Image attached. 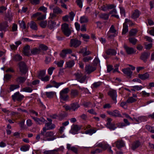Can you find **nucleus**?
Here are the masks:
<instances>
[{"label":"nucleus","mask_w":154,"mask_h":154,"mask_svg":"<svg viewBox=\"0 0 154 154\" xmlns=\"http://www.w3.org/2000/svg\"><path fill=\"white\" fill-rule=\"evenodd\" d=\"M69 88H66L63 89L60 92V98L61 102L67 101L69 99V97L67 94L69 91Z\"/></svg>","instance_id":"nucleus-1"},{"label":"nucleus","mask_w":154,"mask_h":154,"mask_svg":"<svg viewBox=\"0 0 154 154\" xmlns=\"http://www.w3.org/2000/svg\"><path fill=\"white\" fill-rule=\"evenodd\" d=\"M41 138V140L45 141H50L53 140L56 138V137L54 135V133L52 131H48L45 134L44 136Z\"/></svg>","instance_id":"nucleus-2"},{"label":"nucleus","mask_w":154,"mask_h":154,"mask_svg":"<svg viewBox=\"0 0 154 154\" xmlns=\"http://www.w3.org/2000/svg\"><path fill=\"white\" fill-rule=\"evenodd\" d=\"M61 29L65 35L69 36L71 33V31L67 24L64 23L62 25Z\"/></svg>","instance_id":"nucleus-3"},{"label":"nucleus","mask_w":154,"mask_h":154,"mask_svg":"<svg viewBox=\"0 0 154 154\" xmlns=\"http://www.w3.org/2000/svg\"><path fill=\"white\" fill-rule=\"evenodd\" d=\"M18 65L19 66L20 71L22 73L25 74L27 72V68L25 63L23 61L19 62Z\"/></svg>","instance_id":"nucleus-4"},{"label":"nucleus","mask_w":154,"mask_h":154,"mask_svg":"<svg viewBox=\"0 0 154 154\" xmlns=\"http://www.w3.org/2000/svg\"><path fill=\"white\" fill-rule=\"evenodd\" d=\"M9 27L7 22L0 23V31L5 32L9 30Z\"/></svg>","instance_id":"nucleus-5"},{"label":"nucleus","mask_w":154,"mask_h":154,"mask_svg":"<svg viewBox=\"0 0 154 154\" xmlns=\"http://www.w3.org/2000/svg\"><path fill=\"white\" fill-rule=\"evenodd\" d=\"M12 97L14 101L16 100L20 102L24 98V96L21 94L19 92H18L14 93L12 96Z\"/></svg>","instance_id":"nucleus-6"},{"label":"nucleus","mask_w":154,"mask_h":154,"mask_svg":"<svg viewBox=\"0 0 154 154\" xmlns=\"http://www.w3.org/2000/svg\"><path fill=\"white\" fill-rule=\"evenodd\" d=\"M75 15V14L72 12L71 11L69 13L68 15H67L62 17V19L64 22L69 21V18L71 21L73 20V18Z\"/></svg>","instance_id":"nucleus-7"},{"label":"nucleus","mask_w":154,"mask_h":154,"mask_svg":"<svg viewBox=\"0 0 154 154\" xmlns=\"http://www.w3.org/2000/svg\"><path fill=\"white\" fill-rule=\"evenodd\" d=\"M107 122L106 123V127L109 128L110 130H114L116 127L115 126L114 123H111V122L112 119L111 118H108L107 120Z\"/></svg>","instance_id":"nucleus-8"},{"label":"nucleus","mask_w":154,"mask_h":154,"mask_svg":"<svg viewBox=\"0 0 154 154\" xmlns=\"http://www.w3.org/2000/svg\"><path fill=\"white\" fill-rule=\"evenodd\" d=\"M108 94L112 98V100L116 103L117 102L116 97H117L116 91L114 90H112L109 91Z\"/></svg>","instance_id":"nucleus-9"},{"label":"nucleus","mask_w":154,"mask_h":154,"mask_svg":"<svg viewBox=\"0 0 154 154\" xmlns=\"http://www.w3.org/2000/svg\"><path fill=\"white\" fill-rule=\"evenodd\" d=\"M32 118L37 124L42 125L47 122L46 120L43 118H38L34 117H32Z\"/></svg>","instance_id":"nucleus-10"},{"label":"nucleus","mask_w":154,"mask_h":154,"mask_svg":"<svg viewBox=\"0 0 154 154\" xmlns=\"http://www.w3.org/2000/svg\"><path fill=\"white\" fill-rule=\"evenodd\" d=\"M30 47L28 45L25 46L23 48V53L26 56H30Z\"/></svg>","instance_id":"nucleus-11"},{"label":"nucleus","mask_w":154,"mask_h":154,"mask_svg":"<svg viewBox=\"0 0 154 154\" xmlns=\"http://www.w3.org/2000/svg\"><path fill=\"white\" fill-rule=\"evenodd\" d=\"M107 113L109 115L113 116L120 117H122L120 112L118 110H116L113 112L109 111L107 112Z\"/></svg>","instance_id":"nucleus-12"},{"label":"nucleus","mask_w":154,"mask_h":154,"mask_svg":"<svg viewBox=\"0 0 154 154\" xmlns=\"http://www.w3.org/2000/svg\"><path fill=\"white\" fill-rule=\"evenodd\" d=\"M85 70L87 73L90 74L96 69V68L90 65L85 66Z\"/></svg>","instance_id":"nucleus-13"},{"label":"nucleus","mask_w":154,"mask_h":154,"mask_svg":"<svg viewBox=\"0 0 154 154\" xmlns=\"http://www.w3.org/2000/svg\"><path fill=\"white\" fill-rule=\"evenodd\" d=\"M30 56L32 55H35L39 54L41 52V50L40 48L35 47L31 49L30 50Z\"/></svg>","instance_id":"nucleus-14"},{"label":"nucleus","mask_w":154,"mask_h":154,"mask_svg":"<svg viewBox=\"0 0 154 154\" xmlns=\"http://www.w3.org/2000/svg\"><path fill=\"white\" fill-rule=\"evenodd\" d=\"M26 80V78L24 77L20 76H18L16 79L15 81L18 84H23V83Z\"/></svg>","instance_id":"nucleus-15"},{"label":"nucleus","mask_w":154,"mask_h":154,"mask_svg":"<svg viewBox=\"0 0 154 154\" xmlns=\"http://www.w3.org/2000/svg\"><path fill=\"white\" fill-rule=\"evenodd\" d=\"M150 53L149 52H145L142 54L140 56V59L144 62H146L147 59L149 57Z\"/></svg>","instance_id":"nucleus-16"},{"label":"nucleus","mask_w":154,"mask_h":154,"mask_svg":"<svg viewBox=\"0 0 154 154\" xmlns=\"http://www.w3.org/2000/svg\"><path fill=\"white\" fill-rule=\"evenodd\" d=\"M124 47L128 54H131L135 52L133 48L129 47L125 45H124Z\"/></svg>","instance_id":"nucleus-17"},{"label":"nucleus","mask_w":154,"mask_h":154,"mask_svg":"<svg viewBox=\"0 0 154 154\" xmlns=\"http://www.w3.org/2000/svg\"><path fill=\"white\" fill-rule=\"evenodd\" d=\"M41 13L40 12H37L33 15V17H38L37 20H42L45 18L46 15L45 14L41 15Z\"/></svg>","instance_id":"nucleus-18"},{"label":"nucleus","mask_w":154,"mask_h":154,"mask_svg":"<svg viewBox=\"0 0 154 154\" xmlns=\"http://www.w3.org/2000/svg\"><path fill=\"white\" fill-rule=\"evenodd\" d=\"M115 143L116 147L119 149L124 147L125 145L124 142L122 140H118L115 142Z\"/></svg>","instance_id":"nucleus-19"},{"label":"nucleus","mask_w":154,"mask_h":154,"mask_svg":"<svg viewBox=\"0 0 154 154\" xmlns=\"http://www.w3.org/2000/svg\"><path fill=\"white\" fill-rule=\"evenodd\" d=\"M140 145V142L138 141H136L134 142L132 144L131 148L133 150L138 147Z\"/></svg>","instance_id":"nucleus-20"},{"label":"nucleus","mask_w":154,"mask_h":154,"mask_svg":"<svg viewBox=\"0 0 154 154\" xmlns=\"http://www.w3.org/2000/svg\"><path fill=\"white\" fill-rule=\"evenodd\" d=\"M122 71L125 74L129 77H131V76L132 73V72L129 68L123 69H122Z\"/></svg>","instance_id":"nucleus-21"},{"label":"nucleus","mask_w":154,"mask_h":154,"mask_svg":"<svg viewBox=\"0 0 154 154\" xmlns=\"http://www.w3.org/2000/svg\"><path fill=\"white\" fill-rule=\"evenodd\" d=\"M28 26H29L30 28L35 30L37 29V24L35 22L33 21H31L30 23H28L27 24Z\"/></svg>","instance_id":"nucleus-22"},{"label":"nucleus","mask_w":154,"mask_h":154,"mask_svg":"<svg viewBox=\"0 0 154 154\" xmlns=\"http://www.w3.org/2000/svg\"><path fill=\"white\" fill-rule=\"evenodd\" d=\"M139 78L142 80H145L148 79L149 76V75L148 73L146 72L143 74H139L138 75Z\"/></svg>","instance_id":"nucleus-23"},{"label":"nucleus","mask_w":154,"mask_h":154,"mask_svg":"<svg viewBox=\"0 0 154 154\" xmlns=\"http://www.w3.org/2000/svg\"><path fill=\"white\" fill-rule=\"evenodd\" d=\"M70 47L77 48V39L76 38L71 39L70 41Z\"/></svg>","instance_id":"nucleus-24"},{"label":"nucleus","mask_w":154,"mask_h":154,"mask_svg":"<svg viewBox=\"0 0 154 154\" xmlns=\"http://www.w3.org/2000/svg\"><path fill=\"white\" fill-rule=\"evenodd\" d=\"M66 148L68 150H70L76 154L77 153V148L75 146H72L71 144H67Z\"/></svg>","instance_id":"nucleus-25"},{"label":"nucleus","mask_w":154,"mask_h":154,"mask_svg":"<svg viewBox=\"0 0 154 154\" xmlns=\"http://www.w3.org/2000/svg\"><path fill=\"white\" fill-rule=\"evenodd\" d=\"M56 24V23L55 21L50 20L48 21V26L50 29H51L54 28Z\"/></svg>","instance_id":"nucleus-26"},{"label":"nucleus","mask_w":154,"mask_h":154,"mask_svg":"<svg viewBox=\"0 0 154 154\" xmlns=\"http://www.w3.org/2000/svg\"><path fill=\"white\" fill-rule=\"evenodd\" d=\"M70 132L72 134H75L77 133V125L73 124L71 126Z\"/></svg>","instance_id":"nucleus-27"},{"label":"nucleus","mask_w":154,"mask_h":154,"mask_svg":"<svg viewBox=\"0 0 154 154\" xmlns=\"http://www.w3.org/2000/svg\"><path fill=\"white\" fill-rule=\"evenodd\" d=\"M50 82L51 84L52 85L53 87H55L57 88H58L60 85L64 84V83L63 82H57L54 80L51 81H50Z\"/></svg>","instance_id":"nucleus-28"},{"label":"nucleus","mask_w":154,"mask_h":154,"mask_svg":"<svg viewBox=\"0 0 154 154\" xmlns=\"http://www.w3.org/2000/svg\"><path fill=\"white\" fill-rule=\"evenodd\" d=\"M140 14V12L138 10H136L133 13L131 18L133 19H136L138 17Z\"/></svg>","instance_id":"nucleus-29"},{"label":"nucleus","mask_w":154,"mask_h":154,"mask_svg":"<svg viewBox=\"0 0 154 154\" xmlns=\"http://www.w3.org/2000/svg\"><path fill=\"white\" fill-rule=\"evenodd\" d=\"M56 93L54 91L46 92H45L46 96L49 98H53L54 96L56 94Z\"/></svg>","instance_id":"nucleus-30"},{"label":"nucleus","mask_w":154,"mask_h":154,"mask_svg":"<svg viewBox=\"0 0 154 154\" xmlns=\"http://www.w3.org/2000/svg\"><path fill=\"white\" fill-rule=\"evenodd\" d=\"M106 53L108 55H114L116 54V52L114 50L110 49L106 51Z\"/></svg>","instance_id":"nucleus-31"},{"label":"nucleus","mask_w":154,"mask_h":154,"mask_svg":"<svg viewBox=\"0 0 154 154\" xmlns=\"http://www.w3.org/2000/svg\"><path fill=\"white\" fill-rule=\"evenodd\" d=\"M128 24L124 23L123 24V28L122 32V35L125 34L127 32H128Z\"/></svg>","instance_id":"nucleus-32"},{"label":"nucleus","mask_w":154,"mask_h":154,"mask_svg":"<svg viewBox=\"0 0 154 154\" xmlns=\"http://www.w3.org/2000/svg\"><path fill=\"white\" fill-rule=\"evenodd\" d=\"M53 12L56 14H60L63 11L59 8L56 7L53 9Z\"/></svg>","instance_id":"nucleus-33"},{"label":"nucleus","mask_w":154,"mask_h":154,"mask_svg":"<svg viewBox=\"0 0 154 154\" xmlns=\"http://www.w3.org/2000/svg\"><path fill=\"white\" fill-rule=\"evenodd\" d=\"M89 20L87 17L83 16L81 17L80 21L81 23H86Z\"/></svg>","instance_id":"nucleus-34"},{"label":"nucleus","mask_w":154,"mask_h":154,"mask_svg":"<svg viewBox=\"0 0 154 154\" xmlns=\"http://www.w3.org/2000/svg\"><path fill=\"white\" fill-rule=\"evenodd\" d=\"M22 59V57L19 54H17L15 55L13 58V60L16 61H20Z\"/></svg>","instance_id":"nucleus-35"},{"label":"nucleus","mask_w":154,"mask_h":154,"mask_svg":"<svg viewBox=\"0 0 154 154\" xmlns=\"http://www.w3.org/2000/svg\"><path fill=\"white\" fill-rule=\"evenodd\" d=\"M39 48L40 50L44 51H46L48 49V47L46 45L43 44H41L39 45Z\"/></svg>","instance_id":"nucleus-36"},{"label":"nucleus","mask_w":154,"mask_h":154,"mask_svg":"<svg viewBox=\"0 0 154 154\" xmlns=\"http://www.w3.org/2000/svg\"><path fill=\"white\" fill-rule=\"evenodd\" d=\"M140 94L143 97H148L150 96V93H147L145 91H142Z\"/></svg>","instance_id":"nucleus-37"},{"label":"nucleus","mask_w":154,"mask_h":154,"mask_svg":"<svg viewBox=\"0 0 154 154\" xmlns=\"http://www.w3.org/2000/svg\"><path fill=\"white\" fill-rule=\"evenodd\" d=\"M137 100L136 99L133 97L129 98L127 100L126 102L128 103H131L135 102Z\"/></svg>","instance_id":"nucleus-38"},{"label":"nucleus","mask_w":154,"mask_h":154,"mask_svg":"<svg viewBox=\"0 0 154 154\" xmlns=\"http://www.w3.org/2000/svg\"><path fill=\"white\" fill-rule=\"evenodd\" d=\"M44 154H57V152L55 150L53 151L46 150L44 152Z\"/></svg>","instance_id":"nucleus-39"},{"label":"nucleus","mask_w":154,"mask_h":154,"mask_svg":"<svg viewBox=\"0 0 154 154\" xmlns=\"http://www.w3.org/2000/svg\"><path fill=\"white\" fill-rule=\"evenodd\" d=\"M20 87L19 85H11L10 87V89L11 91H13L14 90Z\"/></svg>","instance_id":"nucleus-40"},{"label":"nucleus","mask_w":154,"mask_h":154,"mask_svg":"<svg viewBox=\"0 0 154 154\" xmlns=\"http://www.w3.org/2000/svg\"><path fill=\"white\" fill-rule=\"evenodd\" d=\"M22 91L26 92H31L32 91V89L29 87H27L22 89Z\"/></svg>","instance_id":"nucleus-41"},{"label":"nucleus","mask_w":154,"mask_h":154,"mask_svg":"<svg viewBox=\"0 0 154 154\" xmlns=\"http://www.w3.org/2000/svg\"><path fill=\"white\" fill-rule=\"evenodd\" d=\"M129 40L130 42L133 45H135L137 42V40L134 38H129Z\"/></svg>","instance_id":"nucleus-42"},{"label":"nucleus","mask_w":154,"mask_h":154,"mask_svg":"<svg viewBox=\"0 0 154 154\" xmlns=\"http://www.w3.org/2000/svg\"><path fill=\"white\" fill-rule=\"evenodd\" d=\"M77 95V91L75 89H72L71 91V95L72 97L74 98Z\"/></svg>","instance_id":"nucleus-43"},{"label":"nucleus","mask_w":154,"mask_h":154,"mask_svg":"<svg viewBox=\"0 0 154 154\" xmlns=\"http://www.w3.org/2000/svg\"><path fill=\"white\" fill-rule=\"evenodd\" d=\"M109 33H112L113 34H116V30L115 29L113 25H112L110 28L109 31L108 32Z\"/></svg>","instance_id":"nucleus-44"},{"label":"nucleus","mask_w":154,"mask_h":154,"mask_svg":"<svg viewBox=\"0 0 154 154\" xmlns=\"http://www.w3.org/2000/svg\"><path fill=\"white\" fill-rule=\"evenodd\" d=\"M29 145L23 146L20 148V150L23 151H27L29 149Z\"/></svg>","instance_id":"nucleus-45"},{"label":"nucleus","mask_w":154,"mask_h":154,"mask_svg":"<svg viewBox=\"0 0 154 154\" xmlns=\"http://www.w3.org/2000/svg\"><path fill=\"white\" fill-rule=\"evenodd\" d=\"M137 31L136 29H134L131 30L129 32V35L130 36H133L135 35Z\"/></svg>","instance_id":"nucleus-46"},{"label":"nucleus","mask_w":154,"mask_h":154,"mask_svg":"<svg viewBox=\"0 0 154 154\" xmlns=\"http://www.w3.org/2000/svg\"><path fill=\"white\" fill-rule=\"evenodd\" d=\"M74 64V61L73 60L69 61L67 62L66 65L67 67L71 68L72 67Z\"/></svg>","instance_id":"nucleus-47"},{"label":"nucleus","mask_w":154,"mask_h":154,"mask_svg":"<svg viewBox=\"0 0 154 154\" xmlns=\"http://www.w3.org/2000/svg\"><path fill=\"white\" fill-rule=\"evenodd\" d=\"M146 129L150 132L154 133V129L152 127H151L149 125H146Z\"/></svg>","instance_id":"nucleus-48"},{"label":"nucleus","mask_w":154,"mask_h":154,"mask_svg":"<svg viewBox=\"0 0 154 154\" xmlns=\"http://www.w3.org/2000/svg\"><path fill=\"white\" fill-rule=\"evenodd\" d=\"M98 146L100 147L102 149L105 150L108 147V145L106 144H103L102 143H99L97 145Z\"/></svg>","instance_id":"nucleus-49"},{"label":"nucleus","mask_w":154,"mask_h":154,"mask_svg":"<svg viewBox=\"0 0 154 154\" xmlns=\"http://www.w3.org/2000/svg\"><path fill=\"white\" fill-rule=\"evenodd\" d=\"M96 130L94 129H90L86 131V133L87 134H89L91 135H92L93 134L95 133L96 132Z\"/></svg>","instance_id":"nucleus-50"},{"label":"nucleus","mask_w":154,"mask_h":154,"mask_svg":"<svg viewBox=\"0 0 154 154\" xmlns=\"http://www.w3.org/2000/svg\"><path fill=\"white\" fill-rule=\"evenodd\" d=\"M102 149H97L95 150H92L91 152V154H95L100 152L102 151Z\"/></svg>","instance_id":"nucleus-51"},{"label":"nucleus","mask_w":154,"mask_h":154,"mask_svg":"<svg viewBox=\"0 0 154 154\" xmlns=\"http://www.w3.org/2000/svg\"><path fill=\"white\" fill-rule=\"evenodd\" d=\"M77 108V103H73L71 104V109L73 111H75Z\"/></svg>","instance_id":"nucleus-52"},{"label":"nucleus","mask_w":154,"mask_h":154,"mask_svg":"<svg viewBox=\"0 0 154 154\" xmlns=\"http://www.w3.org/2000/svg\"><path fill=\"white\" fill-rule=\"evenodd\" d=\"M45 74V70L41 71L38 75V77L39 79H41V78L43 77Z\"/></svg>","instance_id":"nucleus-53"},{"label":"nucleus","mask_w":154,"mask_h":154,"mask_svg":"<svg viewBox=\"0 0 154 154\" xmlns=\"http://www.w3.org/2000/svg\"><path fill=\"white\" fill-rule=\"evenodd\" d=\"M25 120L23 119L19 123L20 126L22 129L25 128L24 125Z\"/></svg>","instance_id":"nucleus-54"},{"label":"nucleus","mask_w":154,"mask_h":154,"mask_svg":"<svg viewBox=\"0 0 154 154\" xmlns=\"http://www.w3.org/2000/svg\"><path fill=\"white\" fill-rule=\"evenodd\" d=\"M40 26L43 28H45L47 25V22L46 21H41L40 23Z\"/></svg>","instance_id":"nucleus-55"},{"label":"nucleus","mask_w":154,"mask_h":154,"mask_svg":"<svg viewBox=\"0 0 154 154\" xmlns=\"http://www.w3.org/2000/svg\"><path fill=\"white\" fill-rule=\"evenodd\" d=\"M133 87L134 88L136 91H140L144 88V87L142 85H135L133 86Z\"/></svg>","instance_id":"nucleus-56"},{"label":"nucleus","mask_w":154,"mask_h":154,"mask_svg":"<svg viewBox=\"0 0 154 154\" xmlns=\"http://www.w3.org/2000/svg\"><path fill=\"white\" fill-rule=\"evenodd\" d=\"M100 17L106 20L109 18V16L106 14H102L100 16Z\"/></svg>","instance_id":"nucleus-57"},{"label":"nucleus","mask_w":154,"mask_h":154,"mask_svg":"<svg viewBox=\"0 0 154 154\" xmlns=\"http://www.w3.org/2000/svg\"><path fill=\"white\" fill-rule=\"evenodd\" d=\"M19 24L20 25V27L23 29H25L26 28V26L25 23V22L22 20L20 21H19Z\"/></svg>","instance_id":"nucleus-58"},{"label":"nucleus","mask_w":154,"mask_h":154,"mask_svg":"<svg viewBox=\"0 0 154 154\" xmlns=\"http://www.w3.org/2000/svg\"><path fill=\"white\" fill-rule=\"evenodd\" d=\"M40 0H30V3L33 5H36L40 3Z\"/></svg>","instance_id":"nucleus-59"},{"label":"nucleus","mask_w":154,"mask_h":154,"mask_svg":"<svg viewBox=\"0 0 154 154\" xmlns=\"http://www.w3.org/2000/svg\"><path fill=\"white\" fill-rule=\"evenodd\" d=\"M120 9V12L121 14V15L122 16H125V11L124 8L122 7H119Z\"/></svg>","instance_id":"nucleus-60"},{"label":"nucleus","mask_w":154,"mask_h":154,"mask_svg":"<svg viewBox=\"0 0 154 154\" xmlns=\"http://www.w3.org/2000/svg\"><path fill=\"white\" fill-rule=\"evenodd\" d=\"M87 50V48L86 47L82 48L80 49V50L79 51V53L82 54L83 55L85 56V54Z\"/></svg>","instance_id":"nucleus-61"},{"label":"nucleus","mask_w":154,"mask_h":154,"mask_svg":"<svg viewBox=\"0 0 154 154\" xmlns=\"http://www.w3.org/2000/svg\"><path fill=\"white\" fill-rule=\"evenodd\" d=\"M92 59V57H84L83 59V60L84 62H86L91 60Z\"/></svg>","instance_id":"nucleus-62"},{"label":"nucleus","mask_w":154,"mask_h":154,"mask_svg":"<svg viewBox=\"0 0 154 154\" xmlns=\"http://www.w3.org/2000/svg\"><path fill=\"white\" fill-rule=\"evenodd\" d=\"M12 76L11 75L7 74H6L4 76V79L6 80H8L11 78Z\"/></svg>","instance_id":"nucleus-63"},{"label":"nucleus","mask_w":154,"mask_h":154,"mask_svg":"<svg viewBox=\"0 0 154 154\" xmlns=\"http://www.w3.org/2000/svg\"><path fill=\"white\" fill-rule=\"evenodd\" d=\"M93 63L95 65H97L100 64V61L98 58L96 57L93 61Z\"/></svg>","instance_id":"nucleus-64"}]
</instances>
